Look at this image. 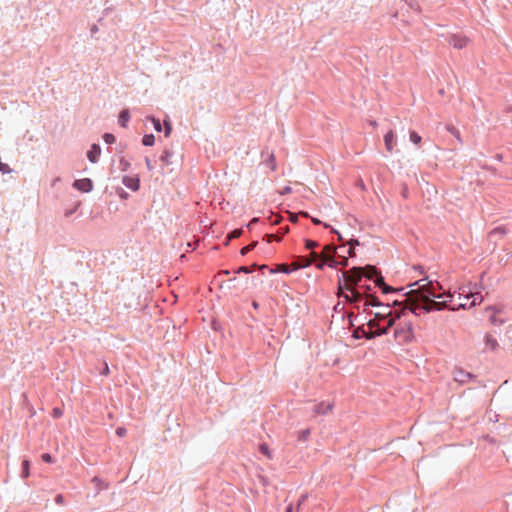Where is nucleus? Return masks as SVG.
Instances as JSON below:
<instances>
[{"instance_id":"obj_1","label":"nucleus","mask_w":512,"mask_h":512,"mask_svg":"<svg viewBox=\"0 0 512 512\" xmlns=\"http://www.w3.org/2000/svg\"><path fill=\"white\" fill-rule=\"evenodd\" d=\"M410 286H417L416 289H412L406 294L407 308H409L412 313L417 314V310L419 309L430 312L432 310L440 311L448 307L447 301H435L432 299H440L444 296V294L436 293L437 288L432 281L422 279L414 282ZM445 295L450 299L452 298L450 292L445 293Z\"/></svg>"},{"instance_id":"obj_2","label":"nucleus","mask_w":512,"mask_h":512,"mask_svg":"<svg viewBox=\"0 0 512 512\" xmlns=\"http://www.w3.org/2000/svg\"><path fill=\"white\" fill-rule=\"evenodd\" d=\"M338 290V296L343 297L348 302L354 304L357 309L363 307V310L366 311L369 306H382V304L377 300L375 296L367 294L365 297H363V295L358 290H356L355 287L350 285L342 286L341 282H339Z\"/></svg>"},{"instance_id":"obj_3","label":"nucleus","mask_w":512,"mask_h":512,"mask_svg":"<svg viewBox=\"0 0 512 512\" xmlns=\"http://www.w3.org/2000/svg\"><path fill=\"white\" fill-rule=\"evenodd\" d=\"M363 269L360 267H354L349 271H343L342 276L344 280V284L342 286L350 285L354 287L359 283L361 278L363 277Z\"/></svg>"},{"instance_id":"obj_4","label":"nucleus","mask_w":512,"mask_h":512,"mask_svg":"<svg viewBox=\"0 0 512 512\" xmlns=\"http://www.w3.org/2000/svg\"><path fill=\"white\" fill-rule=\"evenodd\" d=\"M485 312L491 325L500 326L504 323V320L498 317L502 313V309L496 306H489L485 309Z\"/></svg>"},{"instance_id":"obj_5","label":"nucleus","mask_w":512,"mask_h":512,"mask_svg":"<svg viewBox=\"0 0 512 512\" xmlns=\"http://www.w3.org/2000/svg\"><path fill=\"white\" fill-rule=\"evenodd\" d=\"M470 42V39L462 34H453L449 38V43L456 49L465 48Z\"/></svg>"},{"instance_id":"obj_6","label":"nucleus","mask_w":512,"mask_h":512,"mask_svg":"<svg viewBox=\"0 0 512 512\" xmlns=\"http://www.w3.org/2000/svg\"><path fill=\"white\" fill-rule=\"evenodd\" d=\"M404 302H405V306L402 309L396 310L394 313L391 312V316L386 318L387 324H386V326L382 327V329H386V333L388 332L389 328H391L394 325L395 320L399 319L404 314L405 310L408 309L406 300Z\"/></svg>"},{"instance_id":"obj_7","label":"nucleus","mask_w":512,"mask_h":512,"mask_svg":"<svg viewBox=\"0 0 512 512\" xmlns=\"http://www.w3.org/2000/svg\"><path fill=\"white\" fill-rule=\"evenodd\" d=\"M73 187L81 192H90L93 188V183L88 178L75 180Z\"/></svg>"},{"instance_id":"obj_8","label":"nucleus","mask_w":512,"mask_h":512,"mask_svg":"<svg viewBox=\"0 0 512 512\" xmlns=\"http://www.w3.org/2000/svg\"><path fill=\"white\" fill-rule=\"evenodd\" d=\"M384 143H385L386 150L390 153L393 152V150L396 146V135L393 130H389L384 135Z\"/></svg>"},{"instance_id":"obj_9","label":"nucleus","mask_w":512,"mask_h":512,"mask_svg":"<svg viewBox=\"0 0 512 512\" xmlns=\"http://www.w3.org/2000/svg\"><path fill=\"white\" fill-rule=\"evenodd\" d=\"M310 265H311V260H309V258H307L306 256H299V257H297L296 261L291 263L293 270H297L300 268H306Z\"/></svg>"},{"instance_id":"obj_10","label":"nucleus","mask_w":512,"mask_h":512,"mask_svg":"<svg viewBox=\"0 0 512 512\" xmlns=\"http://www.w3.org/2000/svg\"><path fill=\"white\" fill-rule=\"evenodd\" d=\"M100 153H101V149H100L99 145L93 144L87 153V157L92 163H95V162H97V160L100 156Z\"/></svg>"},{"instance_id":"obj_11","label":"nucleus","mask_w":512,"mask_h":512,"mask_svg":"<svg viewBox=\"0 0 512 512\" xmlns=\"http://www.w3.org/2000/svg\"><path fill=\"white\" fill-rule=\"evenodd\" d=\"M123 183L126 187L130 188L133 191H137L139 189V179L133 177H124Z\"/></svg>"},{"instance_id":"obj_12","label":"nucleus","mask_w":512,"mask_h":512,"mask_svg":"<svg viewBox=\"0 0 512 512\" xmlns=\"http://www.w3.org/2000/svg\"><path fill=\"white\" fill-rule=\"evenodd\" d=\"M453 378L456 382L466 383L471 378V374L462 370H457L454 372Z\"/></svg>"},{"instance_id":"obj_13","label":"nucleus","mask_w":512,"mask_h":512,"mask_svg":"<svg viewBox=\"0 0 512 512\" xmlns=\"http://www.w3.org/2000/svg\"><path fill=\"white\" fill-rule=\"evenodd\" d=\"M335 253H336V247L333 246V245H326L324 246L322 252L320 253V257H322L324 260H326V258H331V257H334L335 256Z\"/></svg>"},{"instance_id":"obj_14","label":"nucleus","mask_w":512,"mask_h":512,"mask_svg":"<svg viewBox=\"0 0 512 512\" xmlns=\"http://www.w3.org/2000/svg\"><path fill=\"white\" fill-rule=\"evenodd\" d=\"M173 153L169 150L163 151L162 155L160 156V161L165 166H170L173 164Z\"/></svg>"},{"instance_id":"obj_15","label":"nucleus","mask_w":512,"mask_h":512,"mask_svg":"<svg viewBox=\"0 0 512 512\" xmlns=\"http://www.w3.org/2000/svg\"><path fill=\"white\" fill-rule=\"evenodd\" d=\"M363 269V276H365L367 279H372L374 276H377L378 272L374 266L368 265Z\"/></svg>"},{"instance_id":"obj_16","label":"nucleus","mask_w":512,"mask_h":512,"mask_svg":"<svg viewBox=\"0 0 512 512\" xmlns=\"http://www.w3.org/2000/svg\"><path fill=\"white\" fill-rule=\"evenodd\" d=\"M485 345L487 349L495 350L498 346V342L492 335L488 334L485 336Z\"/></svg>"},{"instance_id":"obj_17","label":"nucleus","mask_w":512,"mask_h":512,"mask_svg":"<svg viewBox=\"0 0 512 512\" xmlns=\"http://www.w3.org/2000/svg\"><path fill=\"white\" fill-rule=\"evenodd\" d=\"M332 410V405L329 403H320L315 407V412L318 414H326Z\"/></svg>"},{"instance_id":"obj_18","label":"nucleus","mask_w":512,"mask_h":512,"mask_svg":"<svg viewBox=\"0 0 512 512\" xmlns=\"http://www.w3.org/2000/svg\"><path fill=\"white\" fill-rule=\"evenodd\" d=\"M383 334H386V329H377V330L369 329L368 331H364V335L367 339H372L376 336H380Z\"/></svg>"},{"instance_id":"obj_19","label":"nucleus","mask_w":512,"mask_h":512,"mask_svg":"<svg viewBox=\"0 0 512 512\" xmlns=\"http://www.w3.org/2000/svg\"><path fill=\"white\" fill-rule=\"evenodd\" d=\"M391 312L392 311L389 309V306H387L383 309V311L376 312L374 318L380 321L385 320L386 318L391 316Z\"/></svg>"},{"instance_id":"obj_20","label":"nucleus","mask_w":512,"mask_h":512,"mask_svg":"<svg viewBox=\"0 0 512 512\" xmlns=\"http://www.w3.org/2000/svg\"><path fill=\"white\" fill-rule=\"evenodd\" d=\"M470 298H472V302L468 306V308L479 305L483 301V297L478 292L470 293Z\"/></svg>"},{"instance_id":"obj_21","label":"nucleus","mask_w":512,"mask_h":512,"mask_svg":"<svg viewBox=\"0 0 512 512\" xmlns=\"http://www.w3.org/2000/svg\"><path fill=\"white\" fill-rule=\"evenodd\" d=\"M265 164L270 168L271 171L276 170V160L273 153L268 154V158L265 160Z\"/></svg>"},{"instance_id":"obj_22","label":"nucleus","mask_w":512,"mask_h":512,"mask_svg":"<svg viewBox=\"0 0 512 512\" xmlns=\"http://www.w3.org/2000/svg\"><path fill=\"white\" fill-rule=\"evenodd\" d=\"M311 434L310 429H303L297 432V438L299 441L305 442L309 439Z\"/></svg>"},{"instance_id":"obj_23","label":"nucleus","mask_w":512,"mask_h":512,"mask_svg":"<svg viewBox=\"0 0 512 512\" xmlns=\"http://www.w3.org/2000/svg\"><path fill=\"white\" fill-rule=\"evenodd\" d=\"M130 119V114L128 110H123L119 115V123L121 126L126 127L127 122Z\"/></svg>"},{"instance_id":"obj_24","label":"nucleus","mask_w":512,"mask_h":512,"mask_svg":"<svg viewBox=\"0 0 512 512\" xmlns=\"http://www.w3.org/2000/svg\"><path fill=\"white\" fill-rule=\"evenodd\" d=\"M447 130L457 139V141L460 144H462V138H461L460 132L456 127H454L452 125H448Z\"/></svg>"},{"instance_id":"obj_25","label":"nucleus","mask_w":512,"mask_h":512,"mask_svg":"<svg viewBox=\"0 0 512 512\" xmlns=\"http://www.w3.org/2000/svg\"><path fill=\"white\" fill-rule=\"evenodd\" d=\"M30 475V463L28 460L22 462V477L28 478Z\"/></svg>"},{"instance_id":"obj_26","label":"nucleus","mask_w":512,"mask_h":512,"mask_svg":"<svg viewBox=\"0 0 512 512\" xmlns=\"http://www.w3.org/2000/svg\"><path fill=\"white\" fill-rule=\"evenodd\" d=\"M380 320H377V319H371L368 321L367 323V328L368 329H371V330H377V329H382V327L380 326Z\"/></svg>"},{"instance_id":"obj_27","label":"nucleus","mask_w":512,"mask_h":512,"mask_svg":"<svg viewBox=\"0 0 512 512\" xmlns=\"http://www.w3.org/2000/svg\"><path fill=\"white\" fill-rule=\"evenodd\" d=\"M155 137L153 134H146L142 139V143L145 146H152L154 144Z\"/></svg>"},{"instance_id":"obj_28","label":"nucleus","mask_w":512,"mask_h":512,"mask_svg":"<svg viewBox=\"0 0 512 512\" xmlns=\"http://www.w3.org/2000/svg\"><path fill=\"white\" fill-rule=\"evenodd\" d=\"M410 140L414 143V144H419L422 140L421 136L415 132V131H411L410 132Z\"/></svg>"},{"instance_id":"obj_29","label":"nucleus","mask_w":512,"mask_h":512,"mask_svg":"<svg viewBox=\"0 0 512 512\" xmlns=\"http://www.w3.org/2000/svg\"><path fill=\"white\" fill-rule=\"evenodd\" d=\"M470 293H472V291H470L466 287H460L458 291L459 296H463L465 299L470 298Z\"/></svg>"},{"instance_id":"obj_30","label":"nucleus","mask_w":512,"mask_h":512,"mask_svg":"<svg viewBox=\"0 0 512 512\" xmlns=\"http://www.w3.org/2000/svg\"><path fill=\"white\" fill-rule=\"evenodd\" d=\"M259 450H260V452L262 454L266 455L268 458L272 457L271 452H270L269 447H268L267 444H265V443L261 444L260 447H259Z\"/></svg>"},{"instance_id":"obj_31","label":"nucleus","mask_w":512,"mask_h":512,"mask_svg":"<svg viewBox=\"0 0 512 512\" xmlns=\"http://www.w3.org/2000/svg\"><path fill=\"white\" fill-rule=\"evenodd\" d=\"M256 245H257V242H256V241H255V242H252L251 244H249V245H247V246L243 247V248L241 249L240 253H241L242 255H246L248 252H250L252 249H254V248L256 247Z\"/></svg>"},{"instance_id":"obj_32","label":"nucleus","mask_w":512,"mask_h":512,"mask_svg":"<svg viewBox=\"0 0 512 512\" xmlns=\"http://www.w3.org/2000/svg\"><path fill=\"white\" fill-rule=\"evenodd\" d=\"M119 166L122 171H126L130 167V163L124 157H122L119 160Z\"/></svg>"},{"instance_id":"obj_33","label":"nucleus","mask_w":512,"mask_h":512,"mask_svg":"<svg viewBox=\"0 0 512 512\" xmlns=\"http://www.w3.org/2000/svg\"><path fill=\"white\" fill-rule=\"evenodd\" d=\"M103 139L104 141L107 143V144H112L115 142V136L113 134H110V133H106L104 134L103 136Z\"/></svg>"},{"instance_id":"obj_34","label":"nucleus","mask_w":512,"mask_h":512,"mask_svg":"<svg viewBox=\"0 0 512 512\" xmlns=\"http://www.w3.org/2000/svg\"><path fill=\"white\" fill-rule=\"evenodd\" d=\"M326 265H328L329 267L331 268H335L337 265H338V261L335 259V256L334 257H331V258H326Z\"/></svg>"},{"instance_id":"obj_35","label":"nucleus","mask_w":512,"mask_h":512,"mask_svg":"<svg viewBox=\"0 0 512 512\" xmlns=\"http://www.w3.org/2000/svg\"><path fill=\"white\" fill-rule=\"evenodd\" d=\"M319 244L316 242V241H313V240H306L305 241V247L307 249H314L318 246Z\"/></svg>"},{"instance_id":"obj_36","label":"nucleus","mask_w":512,"mask_h":512,"mask_svg":"<svg viewBox=\"0 0 512 512\" xmlns=\"http://www.w3.org/2000/svg\"><path fill=\"white\" fill-rule=\"evenodd\" d=\"M306 257L309 258V260H311V264H312V263H315L320 258V254L312 251L310 253V255L306 256Z\"/></svg>"},{"instance_id":"obj_37","label":"nucleus","mask_w":512,"mask_h":512,"mask_svg":"<svg viewBox=\"0 0 512 512\" xmlns=\"http://www.w3.org/2000/svg\"><path fill=\"white\" fill-rule=\"evenodd\" d=\"M242 235V230L241 229H235L231 232L230 236H229V239H235V238H238Z\"/></svg>"},{"instance_id":"obj_38","label":"nucleus","mask_w":512,"mask_h":512,"mask_svg":"<svg viewBox=\"0 0 512 512\" xmlns=\"http://www.w3.org/2000/svg\"><path fill=\"white\" fill-rule=\"evenodd\" d=\"M316 268L322 270L324 268V265H326V261L320 257L315 263Z\"/></svg>"},{"instance_id":"obj_39","label":"nucleus","mask_w":512,"mask_h":512,"mask_svg":"<svg viewBox=\"0 0 512 512\" xmlns=\"http://www.w3.org/2000/svg\"><path fill=\"white\" fill-rule=\"evenodd\" d=\"M164 126H165V136L168 137L172 131V127L170 122L164 120Z\"/></svg>"},{"instance_id":"obj_40","label":"nucleus","mask_w":512,"mask_h":512,"mask_svg":"<svg viewBox=\"0 0 512 512\" xmlns=\"http://www.w3.org/2000/svg\"><path fill=\"white\" fill-rule=\"evenodd\" d=\"M256 268V265H252L251 267H247V266H241L239 269H238V272H244V273H249L252 271V269Z\"/></svg>"},{"instance_id":"obj_41","label":"nucleus","mask_w":512,"mask_h":512,"mask_svg":"<svg viewBox=\"0 0 512 512\" xmlns=\"http://www.w3.org/2000/svg\"><path fill=\"white\" fill-rule=\"evenodd\" d=\"M151 121L153 123V126H154L155 130L158 131V132L161 131V123H160V121L158 119H156V118H151Z\"/></svg>"},{"instance_id":"obj_42","label":"nucleus","mask_w":512,"mask_h":512,"mask_svg":"<svg viewBox=\"0 0 512 512\" xmlns=\"http://www.w3.org/2000/svg\"><path fill=\"white\" fill-rule=\"evenodd\" d=\"M62 414H63V412H62V410H61L60 408H57V407H56V408H54V409L52 410V416H53L54 418H60V417L62 416Z\"/></svg>"},{"instance_id":"obj_43","label":"nucleus","mask_w":512,"mask_h":512,"mask_svg":"<svg viewBox=\"0 0 512 512\" xmlns=\"http://www.w3.org/2000/svg\"><path fill=\"white\" fill-rule=\"evenodd\" d=\"M42 460L47 463H51L53 461L52 456L49 453H44L41 456Z\"/></svg>"},{"instance_id":"obj_44","label":"nucleus","mask_w":512,"mask_h":512,"mask_svg":"<svg viewBox=\"0 0 512 512\" xmlns=\"http://www.w3.org/2000/svg\"><path fill=\"white\" fill-rule=\"evenodd\" d=\"M267 237V242H271L272 240H275V241H280V237L275 235V234H269L266 236Z\"/></svg>"},{"instance_id":"obj_45","label":"nucleus","mask_w":512,"mask_h":512,"mask_svg":"<svg viewBox=\"0 0 512 512\" xmlns=\"http://www.w3.org/2000/svg\"><path fill=\"white\" fill-rule=\"evenodd\" d=\"M375 284L381 288L385 283H384V279L382 276L380 277H377L376 280H375Z\"/></svg>"},{"instance_id":"obj_46","label":"nucleus","mask_w":512,"mask_h":512,"mask_svg":"<svg viewBox=\"0 0 512 512\" xmlns=\"http://www.w3.org/2000/svg\"><path fill=\"white\" fill-rule=\"evenodd\" d=\"M116 434L120 437H123L126 434V429L124 427H119L116 430Z\"/></svg>"},{"instance_id":"obj_47","label":"nucleus","mask_w":512,"mask_h":512,"mask_svg":"<svg viewBox=\"0 0 512 512\" xmlns=\"http://www.w3.org/2000/svg\"><path fill=\"white\" fill-rule=\"evenodd\" d=\"M291 191H292L291 187L286 186V187H284V188H283V190L281 191V194H282V195L289 194V193H291Z\"/></svg>"},{"instance_id":"obj_48","label":"nucleus","mask_w":512,"mask_h":512,"mask_svg":"<svg viewBox=\"0 0 512 512\" xmlns=\"http://www.w3.org/2000/svg\"><path fill=\"white\" fill-rule=\"evenodd\" d=\"M307 496L306 495H302L299 502H298V505H297V510H299L300 506L302 505V503H304V501L306 500Z\"/></svg>"},{"instance_id":"obj_49","label":"nucleus","mask_w":512,"mask_h":512,"mask_svg":"<svg viewBox=\"0 0 512 512\" xmlns=\"http://www.w3.org/2000/svg\"><path fill=\"white\" fill-rule=\"evenodd\" d=\"M348 245H350L351 247L354 248V246L356 245H359V241L356 240V239H351L349 242H348Z\"/></svg>"},{"instance_id":"obj_50","label":"nucleus","mask_w":512,"mask_h":512,"mask_svg":"<svg viewBox=\"0 0 512 512\" xmlns=\"http://www.w3.org/2000/svg\"><path fill=\"white\" fill-rule=\"evenodd\" d=\"M381 289H382V292H383V293H388V292H390V291L392 290V288H391V287H389V286H387L386 284H384V285L381 287Z\"/></svg>"},{"instance_id":"obj_51","label":"nucleus","mask_w":512,"mask_h":512,"mask_svg":"<svg viewBox=\"0 0 512 512\" xmlns=\"http://www.w3.org/2000/svg\"><path fill=\"white\" fill-rule=\"evenodd\" d=\"M467 308V304L465 302H462L459 304V306L457 308H451V310H457V309H466Z\"/></svg>"},{"instance_id":"obj_52","label":"nucleus","mask_w":512,"mask_h":512,"mask_svg":"<svg viewBox=\"0 0 512 512\" xmlns=\"http://www.w3.org/2000/svg\"><path fill=\"white\" fill-rule=\"evenodd\" d=\"M145 162H146V165H147L148 170H150V171H151V170L153 169V166H152V164H151L150 159H149V158H146V159H145Z\"/></svg>"},{"instance_id":"obj_53","label":"nucleus","mask_w":512,"mask_h":512,"mask_svg":"<svg viewBox=\"0 0 512 512\" xmlns=\"http://www.w3.org/2000/svg\"><path fill=\"white\" fill-rule=\"evenodd\" d=\"M338 264L342 265V266H347L348 265V259L346 257H343V259L338 262Z\"/></svg>"},{"instance_id":"obj_54","label":"nucleus","mask_w":512,"mask_h":512,"mask_svg":"<svg viewBox=\"0 0 512 512\" xmlns=\"http://www.w3.org/2000/svg\"><path fill=\"white\" fill-rule=\"evenodd\" d=\"M56 503L58 504H62L63 503V496L62 495H57L56 496V499H55Z\"/></svg>"},{"instance_id":"obj_55","label":"nucleus","mask_w":512,"mask_h":512,"mask_svg":"<svg viewBox=\"0 0 512 512\" xmlns=\"http://www.w3.org/2000/svg\"><path fill=\"white\" fill-rule=\"evenodd\" d=\"M259 221L258 218H253L249 224H248V227L251 228L254 224H256L257 222Z\"/></svg>"},{"instance_id":"obj_56","label":"nucleus","mask_w":512,"mask_h":512,"mask_svg":"<svg viewBox=\"0 0 512 512\" xmlns=\"http://www.w3.org/2000/svg\"><path fill=\"white\" fill-rule=\"evenodd\" d=\"M348 254L350 257H354L355 256V250L353 247L350 246L349 250H348Z\"/></svg>"},{"instance_id":"obj_57","label":"nucleus","mask_w":512,"mask_h":512,"mask_svg":"<svg viewBox=\"0 0 512 512\" xmlns=\"http://www.w3.org/2000/svg\"><path fill=\"white\" fill-rule=\"evenodd\" d=\"M311 221L316 225L322 224V222L318 218L311 217Z\"/></svg>"},{"instance_id":"obj_58","label":"nucleus","mask_w":512,"mask_h":512,"mask_svg":"<svg viewBox=\"0 0 512 512\" xmlns=\"http://www.w3.org/2000/svg\"><path fill=\"white\" fill-rule=\"evenodd\" d=\"M332 232L338 235V240H339V241H341V240H342V236H341V234H340L337 230L332 229Z\"/></svg>"},{"instance_id":"obj_59","label":"nucleus","mask_w":512,"mask_h":512,"mask_svg":"<svg viewBox=\"0 0 512 512\" xmlns=\"http://www.w3.org/2000/svg\"><path fill=\"white\" fill-rule=\"evenodd\" d=\"M292 511H293V506L289 505L285 512H292Z\"/></svg>"},{"instance_id":"obj_60","label":"nucleus","mask_w":512,"mask_h":512,"mask_svg":"<svg viewBox=\"0 0 512 512\" xmlns=\"http://www.w3.org/2000/svg\"><path fill=\"white\" fill-rule=\"evenodd\" d=\"M301 215L304 216V217H310L307 212H301Z\"/></svg>"},{"instance_id":"obj_61","label":"nucleus","mask_w":512,"mask_h":512,"mask_svg":"<svg viewBox=\"0 0 512 512\" xmlns=\"http://www.w3.org/2000/svg\"><path fill=\"white\" fill-rule=\"evenodd\" d=\"M402 194H403L404 197H407V188L404 189Z\"/></svg>"},{"instance_id":"obj_62","label":"nucleus","mask_w":512,"mask_h":512,"mask_svg":"<svg viewBox=\"0 0 512 512\" xmlns=\"http://www.w3.org/2000/svg\"><path fill=\"white\" fill-rule=\"evenodd\" d=\"M323 225H324L325 228L330 227L327 223H323Z\"/></svg>"}]
</instances>
